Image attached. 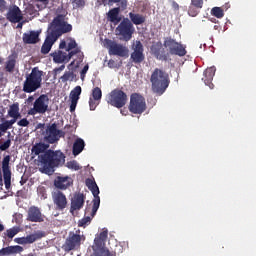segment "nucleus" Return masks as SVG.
<instances>
[{"label":"nucleus","instance_id":"1","mask_svg":"<svg viewBox=\"0 0 256 256\" xmlns=\"http://www.w3.org/2000/svg\"><path fill=\"white\" fill-rule=\"evenodd\" d=\"M38 161L41 166V173L52 175V173H55V167L65 165V154L61 150H46L38 156Z\"/></svg>","mask_w":256,"mask_h":256},{"label":"nucleus","instance_id":"2","mask_svg":"<svg viewBox=\"0 0 256 256\" xmlns=\"http://www.w3.org/2000/svg\"><path fill=\"white\" fill-rule=\"evenodd\" d=\"M107 237H109L107 230H103L95 237L94 244L88 248L89 256H117L125 251L123 244L118 243L115 245L114 251L110 252L109 249L105 248Z\"/></svg>","mask_w":256,"mask_h":256},{"label":"nucleus","instance_id":"3","mask_svg":"<svg viewBox=\"0 0 256 256\" xmlns=\"http://www.w3.org/2000/svg\"><path fill=\"white\" fill-rule=\"evenodd\" d=\"M150 82L152 84V91L157 95H163L165 91H167V87H169V74L167 72L156 68L150 77Z\"/></svg>","mask_w":256,"mask_h":256},{"label":"nucleus","instance_id":"4","mask_svg":"<svg viewBox=\"0 0 256 256\" xmlns=\"http://www.w3.org/2000/svg\"><path fill=\"white\" fill-rule=\"evenodd\" d=\"M41 83H43V71L39 67H34L31 73L26 75L22 91L24 93H35L37 89H41Z\"/></svg>","mask_w":256,"mask_h":256},{"label":"nucleus","instance_id":"5","mask_svg":"<svg viewBox=\"0 0 256 256\" xmlns=\"http://www.w3.org/2000/svg\"><path fill=\"white\" fill-rule=\"evenodd\" d=\"M48 31L51 32L52 37L58 39L64 33H71L73 31V26L71 24H67L60 16L54 18L53 22L50 24Z\"/></svg>","mask_w":256,"mask_h":256},{"label":"nucleus","instance_id":"6","mask_svg":"<svg viewBox=\"0 0 256 256\" xmlns=\"http://www.w3.org/2000/svg\"><path fill=\"white\" fill-rule=\"evenodd\" d=\"M128 109L133 115H143V113L147 111V102L145 101V97L139 93L131 94Z\"/></svg>","mask_w":256,"mask_h":256},{"label":"nucleus","instance_id":"7","mask_svg":"<svg viewBox=\"0 0 256 256\" xmlns=\"http://www.w3.org/2000/svg\"><path fill=\"white\" fill-rule=\"evenodd\" d=\"M80 233L81 230H77L76 233H69V236L62 245V249L65 251V253H70V251H77V249L81 247V242L85 241V236L81 235Z\"/></svg>","mask_w":256,"mask_h":256},{"label":"nucleus","instance_id":"8","mask_svg":"<svg viewBox=\"0 0 256 256\" xmlns=\"http://www.w3.org/2000/svg\"><path fill=\"white\" fill-rule=\"evenodd\" d=\"M106 101L108 105L121 109L127 105V93L121 89H114L108 94Z\"/></svg>","mask_w":256,"mask_h":256},{"label":"nucleus","instance_id":"9","mask_svg":"<svg viewBox=\"0 0 256 256\" xmlns=\"http://www.w3.org/2000/svg\"><path fill=\"white\" fill-rule=\"evenodd\" d=\"M86 186L94 197L90 215L91 217H95V215H97V211H99V206L101 205V198L99 197V186H97V182L91 178L86 179Z\"/></svg>","mask_w":256,"mask_h":256},{"label":"nucleus","instance_id":"10","mask_svg":"<svg viewBox=\"0 0 256 256\" xmlns=\"http://www.w3.org/2000/svg\"><path fill=\"white\" fill-rule=\"evenodd\" d=\"M133 33L135 28L129 18H124L116 28V35L122 37L123 41H131Z\"/></svg>","mask_w":256,"mask_h":256},{"label":"nucleus","instance_id":"11","mask_svg":"<svg viewBox=\"0 0 256 256\" xmlns=\"http://www.w3.org/2000/svg\"><path fill=\"white\" fill-rule=\"evenodd\" d=\"M49 111V96L46 94L40 95L34 102L33 108L28 111V115H45Z\"/></svg>","mask_w":256,"mask_h":256},{"label":"nucleus","instance_id":"12","mask_svg":"<svg viewBox=\"0 0 256 256\" xmlns=\"http://www.w3.org/2000/svg\"><path fill=\"white\" fill-rule=\"evenodd\" d=\"M164 47L169 48L170 55H177L178 57H185L187 55L185 46L171 37L165 38Z\"/></svg>","mask_w":256,"mask_h":256},{"label":"nucleus","instance_id":"13","mask_svg":"<svg viewBox=\"0 0 256 256\" xmlns=\"http://www.w3.org/2000/svg\"><path fill=\"white\" fill-rule=\"evenodd\" d=\"M133 52L130 55L131 63L135 65H141L145 61V54L143 53L145 49L143 48V43L141 41L136 40L132 45Z\"/></svg>","mask_w":256,"mask_h":256},{"label":"nucleus","instance_id":"14","mask_svg":"<svg viewBox=\"0 0 256 256\" xmlns=\"http://www.w3.org/2000/svg\"><path fill=\"white\" fill-rule=\"evenodd\" d=\"M26 221L30 223H43L45 221V215L41 212V208L30 206L27 211Z\"/></svg>","mask_w":256,"mask_h":256},{"label":"nucleus","instance_id":"15","mask_svg":"<svg viewBox=\"0 0 256 256\" xmlns=\"http://www.w3.org/2000/svg\"><path fill=\"white\" fill-rule=\"evenodd\" d=\"M109 49V55H117L118 57H126L127 53H129V50H127V47L118 44L115 41L107 40L106 41Z\"/></svg>","mask_w":256,"mask_h":256},{"label":"nucleus","instance_id":"16","mask_svg":"<svg viewBox=\"0 0 256 256\" xmlns=\"http://www.w3.org/2000/svg\"><path fill=\"white\" fill-rule=\"evenodd\" d=\"M52 200L54 205H56L57 211H64L67 209V196L60 190H54L52 192Z\"/></svg>","mask_w":256,"mask_h":256},{"label":"nucleus","instance_id":"17","mask_svg":"<svg viewBox=\"0 0 256 256\" xmlns=\"http://www.w3.org/2000/svg\"><path fill=\"white\" fill-rule=\"evenodd\" d=\"M61 133L62 131L57 129V124L53 123L47 127L46 136L44 139L47 143L50 144L57 143V141H59V139L61 138Z\"/></svg>","mask_w":256,"mask_h":256},{"label":"nucleus","instance_id":"18","mask_svg":"<svg viewBox=\"0 0 256 256\" xmlns=\"http://www.w3.org/2000/svg\"><path fill=\"white\" fill-rule=\"evenodd\" d=\"M9 161H11V156H5L2 161L4 185L7 191L11 189V168L9 167Z\"/></svg>","mask_w":256,"mask_h":256},{"label":"nucleus","instance_id":"19","mask_svg":"<svg viewBox=\"0 0 256 256\" xmlns=\"http://www.w3.org/2000/svg\"><path fill=\"white\" fill-rule=\"evenodd\" d=\"M151 53L156 57L159 61H169V52L165 51L163 48V44L157 42L151 46Z\"/></svg>","mask_w":256,"mask_h":256},{"label":"nucleus","instance_id":"20","mask_svg":"<svg viewBox=\"0 0 256 256\" xmlns=\"http://www.w3.org/2000/svg\"><path fill=\"white\" fill-rule=\"evenodd\" d=\"M6 19L10 21V23H20V21H23V13L19 6L13 5L10 7L6 14Z\"/></svg>","mask_w":256,"mask_h":256},{"label":"nucleus","instance_id":"21","mask_svg":"<svg viewBox=\"0 0 256 256\" xmlns=\"http://www.w3.org/2000/svg\"><path fill=\"white\" fill-rule=\"evenodd\" d=\"M71 185H73V178L69 176H58L54 180V187L58 191H66Z\"/></svg>","mask_w":256,"mask_h":256},{"label":"nucleus","instance_id":"22","mask_svg":"<svg viewBox=\"0 0 256 256\" xmlns=\"http://www.w3.org/2000/svg\"><path fill=\"white\" fill-rule=\"evenodd\" d=\"M83 205H85V195L83 193L75 194L71 201L70 212L80 211V209H83Z\"/></svg>","mask_w":256,"mask_h":256},{"label":"nucleus","instance_id":"23","mask_svg":"<svg viewBox=\"0 0 256 256\" xmlns=\"http://www.w3.org/2000/svg\"><path fill=\"white\" fill-rule=\"evenodd\" d=\"M215 71H217V69L215 68V66H213L207 68L203 72L202 81L205 83V85H207V87H209V89H213L215 87V85L213 84V77H215Z\"/></svg>","mask_w":256,"mask_h":256},{"label":"nucleus","instance_id":"24","mask_svg":"<svg viewBox=\"0 0 256 256\" xmlns=\"http://www.w3.org/2000/svg\"><path fill=\"white\" fill-rule=\"evenodd\" d=\"M81 86H76L71 92H70V113H73L75 109H77V103H79V99L81 97Z\"/></svg>","mask_w":256,"mask_h":256},{"label":"nucleus","instance_id":"25","mask_svg":"<svg viewBox=\"0 0 256 256\" xmlns=\"http://www.w3.org/2000/svg\"><path fill=\"white\" fill-rule=\"evenodd\" d=\"M22 41L25 45H35V43H39V32L30 31L24 33L22 36Z\"/></svg>","mask_w":256,"mask_h":256},{"label":"nucleus","instance_id":"26","mask_svg":"<svg viewBox=\"0 0 256 256\" xmlns=\"http://www.w3.org/2000/svg\"><path fill=\"white\" fill-rule=\"evenodd\" d=\"M121 11H123L121 7H115L110 9L107 13L108 20L111 23H114V25H118V23H121V17H119V13H121Z\"/></svg>","mask_w":256,"mask_h":256},{"label":"nucleus","instance_id":"27","mask_svg":"<svg viewBox=\"0 0 256 256\" xmlns=\"http://www.w3.org/2000/svg\"><path fill=\"white\" fill-rule=\"evenodd\" d=\"M55 41H57V38L52 36L51 32L49 31V35L46 37L42 47H41V53L43 55H47L49 51H51V47H53Z\"/></svg>","mask_w":256,"mask_h":256},{"label":"nucleus","instance_id":"28","mask_svg":"<svg viewBox=\"0 0 256 256\" xmlns=\"http://www.w3.org/2000/svg\"><path fill=\"white\" fill-rule=\"evenodd\" d=\"M16 253H23V246H8L0 250V256L16 255Z\"/></svg>","mask_w":256,"mask_h":256},{"label":"nucleus","instance_id":"29","mask_svg":"<svg viewBox=\"0 0 256 256\" xmlns=\"http://www.w3.org/2000/svg\"><path fill=\"white\" fill-rule=\"evenodd\" d=\"M39 239V236L37 234H30L27 237H20L15 238V243H18V245H27L31 243H35Z\"/></svg>","mask_w":256,"mask_h":256},{"label":"nucleus","instance_id":"30","mask_svg":"<svg viewBox=\"0 0 256 256\" xmlns=\"http://www.w3.org/2000/svg\"><path fill=\"white\" fill-rule=\"evenodd\" d=\"M49 144H45V143H36L31 151H32V155H35L39 157V155H43V153H45V151H49Z\"/></svg>","mask_w":256,"mask_h":256},{"label":"nucleus","instance_id":"31","mask_svg":"<svg viewBox=\"0 0 256 256\" xmlns=\"http://www.w3.org/2000/svg\"><path fill=\"white\" fill-rule=\"evenodd\" d=\"M85 149V141L81 138H77L73 144L72 153L77 156Z\"/></svg>","mask_w":256,"mask_h":256},{"label":"nucleus","instance_id":"32","mask_svg":"<svg viewBox=\"0 0 256 256\" xmlns=\"http://www.w3.org/2000/svg\"><path fill=\"white\" fill-rule=\"evenodd\" d=\"M129 19H130V22L133 23L134 25H143V23H145L146 21L145 16H143L142 14H137L133 12L129 13Z\"/></svg>","mask_w":256,"mask_h":256},{"label":"nucleus","instance_id":"33","mask_svg":"<svg viewBox=\"0 0 256 256\" xmlns=\"http://www.w3.org/2000/svg\"><path fill=\"white\" fill-rule=\"evenodd\" d=\"M51 57H53L54 63H68L67 52L59 50L58 52L52 53Z\"/></svg>","mask_w":256,"mask_h":256},{"label":"nucleus","instance_id":"34","mask_svg":"<svg viewBox=\"0 0 256 256\" xmlns=\"http://www.w3.org/2000/svg\"><path fill=\"white\" fill-rule=\"evenodd\" d=\"M104 5H109V7L118 3V7L125 11L127 9V0H101Z\"/></svg>","mask_w":256,"mask_h":256},{"label":"nucleus","instance_id":"35","mask_svg":"<svg viewBox=\"0 0 256 256\" xmlns=\"http://www.w3.org/2000/svg\"><path fill=\"white\" fill-rule=\"evenodd\" d=\"M8 115L10 117H20L21 118V112H19V103H13L10 105L8 110Z\"/></svg>","mask_w":256,"mask_h":256},{"label":"nucleus","instance_id":"36","mask_svg":"<svg viewBox=\"0 0 256 256\" xmlns=\"http://www.w3.org/2000/svg\"><path fill=\"white\" fill-rule=\"evenodd\" d=\"M17 64V60L15 59V56H9L5 69L8 73H13L15 70V65Z\"/></svg>","mask_w":256,"mask_h":256},{"label":"nucleus","instance_id":"37","mask_svg":"<svg viewBox=\"0 0 256 256\" xmlns=\"http://www.w3.org/2000/svg\"><path fill=\"white\" fill-rule=\"evenodd\" d=\"M17 233H19V230H17L16 228H10L7 229L4 233H3V239L7 240L9 242L13 241V237H15V235H17Z\"/></svg>","mask_w":256,"mask_h":256},{"label":"nucleus","instance_id":"38","mask_svg":"<svg viewBox=\"0 0 256 256\" xmlns=\"http://www.w3.org/2000/svg\"><path fill=\"white\" fill-rule=\"evenodd\" d=\"M92 99H95L96 101H101V98L103 97V92L101 91V88L95 87L92 90V94L90 96Z\"/></svg>","mask_w":256,"mask_h":256},{"label":"nucleus","instance_id":"39","mask_svg":"<svg viewBox=\"0 0 256 256\" xmlns=\"http://www.w3.org/2000/svg\"><path fill=\"white\" fill-rule=\"evenodd\" d=\"M211 13L217 19H223V17H225V12H223V9H221V7L212 8Z\"/></svg>","mask_w":256,"mask_h":256},{"label":"nucleus","instance_id":"40","mask_svg":"<svg viewBox=\"0 0 256 256\" xmlns=\"http://www.w3.org/2000/svg\"><path fill=\"white\" fill-rule=\"evenodd\" d=\"M200 11H201V8H197L194 5L190 4V7L188 9V15L190 17H197Z\"/></svg>","mask_w":256,"mask_h":256},{"label":"nucleus","instance_id":"41","mask_svg":"<svg viewBox=\"0 0 256 256\" xmlns=\"http://www.w3.org/2000/svg\"><path fill=\"white\" fill-rule=\"evenodd\" d=\"M75 73L73 72H65L63 76H61V80L63 83H66V81H73L75 79Z\"/></svg>","mask_w":256,"mask_h":256},{"label":"nucleus","instance_id":"42","mask_svg":"<svg viewBox=\"0 0 256 256\" xmlns=\"http://www.w3.org/2000/svg\"><path fill=\"white\" fill-rule=\"evenodd\" d=\"M101 103V100H96L95 98H89V107L90 111H95L97 109V106Z\"/></svg>","mask_w":256,"mask_h":256},{"label":"nucleus","instance_id":"43","mask_svg":"<svg viewBox=\"0 0 256 256\" xmlns=\"http://www.w3.org/2000/svg\"><path fill=\"white\" fill-rule=\"evenodd\" d=\"M90 223H91V217L86 216V217H84V218H82L81 220L78 221V227H84L85 228Z\"/></svg>","mask_w":256,"mask_h":256},{"label":"nucleus","instance_id":"44","mask_svg":"<svg viewBox=\"0 0 256 256\" xmlns=\"http://www.w3.org/2000/svg\"><path fill=\"white\" fill-rule=\"evenodd\" d=\"M11 129V127L9 126V124L7 123V120H5L4 122H2L0 124V137H3L4 133H7V130Z\"/></svg>","mask_w":256,"mask_h":256},{"label":"nucleus","instance_id":"45","mask_svg":"<svg viewBox=\"0 0 256 256\" xmlns=\"http://www.w3.org/2000/svg\"><path fill=\"white\" fill-rule=\"evenodd\" d=\"M67 167L68 169H73L74 171H79V169H81V166H79V163H77L75 160L67 162Z\"/></svg>","mask_w":256,"mask_h":256},{"label":"nucleus","instance_id":"46","mask_svg":"<svg viewBox=\"0 0 256 256\" xmlns=\"http://www.w3.org/2000/svg\"><path fill=\"white\" fill-rule=\"evenodd\" d=\"M72 4L75 9H80V7H85V0H73Z\"/></svg>","mask_w":256,"mask_h":256},{"label":"nucleus","instance_id":"47","mask_svg":"<svg viewBox=\"0 0 256 256\" xmlns=\"http://www.w3.org/2000/svg\"><path fill=\"white\" fill-rule=\"evenodd\" d=\"M87 71H89V64H86L80 72L81 81H85V77L87 75Z\"/></svg>","mask_w":256,"mask_h":256},{"label":"nucleus","instance_id":"48","mask_svg":"<svg viewBox=\"0 0 256 256\" xmlns=\"http://www.w3.org/2000/svg\"><path fill=\"white\" fill-rule=\"evenodd\" d=\"M9 147H11V139H8L4 143L0 144V151H7Z\"/></svg>","mask_w":256,"mask_h":256},{"label":"nucleus","instance_id":"49","mask_svg":"<svg viewBox=\"0 0 256 256\" xmlns=\"http://www.w3.org/2000/svg\"><path fill=\"white\" fill-rule=\"evenodd\" d=\"M80 52L81 50H79V48H76L75 50H70L66 57L67 61L68 62L71 61V57H73L74 55H77V53H80Z\"/></svg>","mask_w":256,"mask_h":256},{"label":"nucleus","instance_id":"50","mask_svg":"<svg viewBox=\"0 0 256 256\" xmlns=\"http://www.w3.org/2000/svg\"><path fill=\"white\" fill-rule=\"evenodd\" d=\"M191 5L197 7V9H203V0H191Z\"/></svg>","mask_w":256,"mask_h":256},{"label":"nucleus","instance_id":"51","mask_svg":"<svg viewBox=\"0 0 256 256\" xmlns=\"http://www.w3.org/2000/svg\"><path fill=\"white\" fill-rule=\"evenodd\" d=\"M73 49H77V42L75 40H71L69 43H68V46L66 48V51H73Z\"/></svg>","mask_w":256,"mask_h":256},{"label":"nucleus","instance_id":"52","mask_svg":"<svg viewBox=\"0 0 256 256\" xmlns=\"http://www.w3.org/2000/svg\"><path fill=\"white\" fill-rule=\"evenodd\" d=\"M12 119L11 120H6V122L8 123V126L10 127V129L13 127V125H15V123H17L18 119H21V117H17V116H10Z\"/></svg>","mask_w":256,"mask_h":256},{"label":"nucleus","instance_id":"53","mask_svg":"<svg viewBox=\"0 0 256 256\" xmlns=\"http://www.w3.org/2000/svg\"><path fill=\"white\" fill-rule=\"evenodd\" d=\"M17 125L19 127H29V120H27V118H23L17 122Z\"/></svg>","mask_w":256,"mask_h":256},{"label":"nucleus","instance_id":"54","mask_svg":"<svg viewBox=\"0 0 256 256\" xmlns=\"http://www.w3.org/2000/svg\"><path fill=\"white\" fill-rule=\"evenodd\" d=\"M7 9V2L5 0H0V12L3 13Z\"/></svg>","mask_w":256,"mask_h":256},{"label":"nucleus","instance_id":"55","mask_svg":"<svg viewBox=\"0 0 256 256\" xmlns=\"http://www.w3.org/2000/svg\"><path fill=\"white\" fill-rule=\"evenodd\" d=\"M65 47H67V42H65V40H63L60 42L59 49H65Z\"/></svg>","mask_w":256,"mask_h":256},{"label":"nucleus","instance_id":"56","mask_svg":"<svg viewBox=\"0 0 256 256\" xmlns=\"http://www.w3.org/2000/svg\"><path fill=\"white\" fill-rule=\"evenodd\" d=\"M108 67H110V69H113L115 67V60H109Z\"/></svg>","mask_w":256,"mask_h":256},{"label":"nucleus","instance_id":"57","mask_svg":"<svg viewBox=\"0 0 256 256\" xmlns=\"http://www.w3.org/2000/svg\"><path fill=\"white\" fill-rule=\"evenodd\" d=\"M38 3H42L43 5H49V0H36Z\"/></svg>","mask_w":256,"mask_h":256},{"label":"nucleus","instance_id":"58","mask_svg":"<svg viewBox=\"0 0 256 256\" xmlns=\"http://www.w3.org/2000/svg\"><path fill=\"white\" fill-rule=\"evenodd\" d=\"M16 23H18V25H17V29H23V23H25V22H16Z\"/></svg>","mask_w":256,"mask_h":256},{"label":"nucleus","instance_id":"59","mask_svg":"<svg viewBox=\"0 0 256 256\" xmlns=\"http://www.w3.org/2000/svg\"><path fill=\"white\" fill-rule=\"evenodd\" d=\"M63 69H65V65H62L59 68H55V71H63Z\"/></svg>","mask_w":256,"mask_h":256},{"label":"nucleus","instance_id":"60","mask_svg":"<svg viewBox=\"0 0 256 256\" xmlns=\"http://www.w3.org/2000/svg\"><path fill=\"white\" fill-rule=\"evenodd\" d=\"M0 187H3V176L0 173Z\"/></svg>","mask_w":256,"mask_h":256},{"label":"nucleus","instance_id":"61","mask_svg":"<svg viewBox=\"0 0 256 256\" xmlns=\"http://www.w3.org/2000/svg\"><path fill=\"white\" fill-rule=\"evenodd\" d=\"M5 231V226L3 224L0 223V233Z\"/></svg>","mask_w":256,"mask_h":256},{"label":"nucleus","instance_id":"62","mask_svg":"<svg viewBox=\"0 0 256 256\" xmlns=\"http://www.w3.org/2000/svg\"><path fill=\"white\" fill-rule=\"evenodd\" d=\"M89 211H90V208L87 207L86 210H85V214L87 215V213H89Z\"/></svg>","mask_w":256,"mask_h":256},{"label":"nucleus","instance_id":"63","mask_svg":"<svg viewBox=\"0 0 256 256\" xmlns=\"http://www.w3.org/2000/svg\"><path fill=\"white\" fill-rule=\"evenodd\" d=\"M28 101H33V96H29Z\"/></svg>","mask_w":256,"mask_h":256},{"label":"nucleus","instance_id":"64","mask_svg":"<svg viewBox=\"0 0 256 256\" xmlns=\"http://www.w3.org/2000/svg\"><path fill=\"white\" fill-rule=\"evenodd\" d=\"M42 197H44V199H47V194H43Z\"/></svg>","mask_w":256,"mask_h":256}]
</instances>
